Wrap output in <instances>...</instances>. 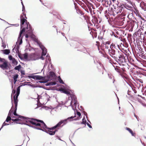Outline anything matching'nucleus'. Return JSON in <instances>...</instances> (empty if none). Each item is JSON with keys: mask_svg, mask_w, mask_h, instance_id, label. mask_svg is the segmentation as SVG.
Segmentation results:
<instances>
[{"mask_svg": "<svg viewBox=\"0 0 146 146\" xmlns=\"http://www.w3.org/2000/svg\"><path fill=\"white\" fill-rule=\"evenodd\" d=\"M24 59L27 60L28 61L29 55H28L27 53H25L24 54Z\"/></svg>", "mask_w": 146, "mask_h": 146, "instance_id": "nucleus-24", "label": "nucleus"}, {"mask_svg": "<svg viewBox=\"0 0 146 146\" xmlns=\"http://www.w3.org/2000/svg\"><path fill=\"white\" fill-rule=\"evenodd\" d=\"M21 65H19L18 66H15L14 68V69L15 70L19 71V70L21 68Z\"/></svg>", "mask_w": 146, "mask_h": 146, "instance_id": "nucleus-25", "label": "nucleus"}, {"mask_svg": "<svg viewBox=\"0 0 146 146\" xmlns=\"http://www.w3.org/2000/svg\"><path fill=\"white\" fill-rule=\"evenodd\" d=\"M0 19H1V20H2V21H5L4 20H3V19H1L0 18Z\"/></svg>", "mask_w": 146, "mask_h": 146, "instance_id": "nucleus-48", "label": "nucleus"}, {"mask_svg": "<svg viewBox=\"0 0 146 146\" xmlns=\"http://www.w3.org/2000/svg\"><path fill=\"white\" fill-rule=\"evenodd\" d=\"M140 140L141 141V139Z\"/></svg>", "mask_w": 146, "mask_h": 146, "instance_id": "nucleus-63", "label": "nucleus"}, {"mask_svg": "<svg viewBox=\"0 0 146 146\" xmlns=\"http://www.w3.org/2000/svg\"><path fill=\"white\" fill-rule=\"evenodd\" d=\"M4 59L0 58V67L3 70L7 69L8 64L6 62H5Z\"/></svg>", "mask_w": 146, "mask_h": 146, "instance_id": "nucleus-7", "label": "nucleus"}, {"mask_svg": "<svg viewBox=\"0 0 146 146\" xmlns=\"http://www.w3.org/2000/svg\"><path fill=\"white\" fill-rule=\"evenodd\" d=\"M31 37V38H33L35 41L37 42L38 44L39 45L40 48L41 49L42 51V56L40 57V58L42 60H44V56H45L46 54V53L47 52V49L42 45V44L41 42L38 41V39L35 37V36L34 35H32Z\"/></svg>", "mask_w": 146, "mask_h": 146, "instance_id": "nucleus-4", "label": "nucleus"}, {"mask_svg": "<svg viewBox=\"0 0 146 146\" xmlns=\"http://www.w3.org/2000/svg\"><path fill=\"white\" fill-rule=\"evenodd\" d=\"M77 114L78 116V117H77V118H74V119H73V120H79L80 119L81 117H80L81 115V114L80 113V112L77 111Z\"/></svg>", "mask_w": 146, "mask_h": 146, "instance_id": "nucleus-18", "label": "nucleus"}, {"mask_svg": "<svg viewBox=\"0 0 146 146\" xmlns=\"http://www.w3.org/2000/svg\"><path fill=\"white\" fill-rule=\"evenodd\" d=\"M52 128V127L50 128H48L47 129H48L49 130H46V131H45L50 135H54L55 134V133L56 132V131L55 130H53V129H51V128Z\"/></svg>", "mask_w": 146, "mask_h": 146, "instance_id": "nucleus-9", "label": "nucleus"}, {"mask_svg": "<svg viewBox=\"0 0 146 146\" xmlns=\"http://www.w3.org/2000/svg\"><path fill=\"white\" fill-rule=\"evenodd\" d=\"M136 117V118L137 119V117L136 115H134Z\"/></svg>", "mask_w": 146, "mask_h": 146, "instance_id": "nucleus-47", "label": "nucleus"}, {"mask_svg": "<svg viewBox=\"0 0 146 146\" xmlns=\"http://www.w3.org/2000/svg\"><path fill=\"white\" fill-rule=\"evenodd\" d=\"M11 118L10 117L8 116L7 117L5 121V122H9V121L10 120H11Z\"/></svg>", "mask_w": 146, "mask_h": 146, "instance_id": "nucleus-31", "label": "nucleus"}, {"mask_svg": "<svg viewBox=\"0 0 146 146\" xmlns=\"http://www.w3.org/2000/svg\"><path fill=\"white\" fill-rule=\"evenodd\" d=\"M126 129L133 136H135V133L129 128L126 127Z\"/></svg>", "mask_w": 146, "mask_h": 146, "instance_id": "nucleus-17", "label": "nucleus"}, {"mask_svg": "<svg viewBox=\"0 0 146 146\" xmlns=\"http://www.w3.org/2000/svg\"><path fill=\"white\" fill-rule=\"evenodd\" d=\"M29 77L31 78L36 80H42L43 79V77L41 76L38 75H31Z\"/></svg>", "mask_w": 146, "mask_h": 146, "instance_id": "nucleus-14", "label": "nucleus"}, {"mask_svg": "<svg viewBox=\"0 0 146 146\" xmlns=\"http://www.w3.org/2000/svg\"><path fill=\"white\" fill-rule=\"evenodd\" d=\"M140 82H141V83L142 82H141V81H140Z\"/></svg>", "mask_w": 146, "mask_h": 146, "instance_id": "nucleus-60", "label": "nucleus"}, {"mask_svg": "<svg viewBox=\"0 0 146 146\" xmlns=\"http://www.w3.org/2000/svg\"><path fill=\"white\" fill-rule=\"evenodd\" d=\"M116 47H117V46H115V45L114 44L112 43L110 45L109 48H110V49L116 48Z\"/></svg>", "mask_w": 146, "mask_h": 146, "instance_id": "nucleus-23", "label": "nucleus"}, {"mask_svg": "<svg viewBox=\"0 0 146 146\" xmlns=\"http://www.w3.org/2000/svg\"><path fill=\"white\" fill-rule=\"evenodd\" d=\"M61 34H62V35L63 36H64V33H61Z\"/></svg>", "mask_w": 146, "mask_h": 146, "instance_id": "nucleus-44", "label": "nucleus"}, {"mask_svg": "<svg viewBox=\"0 0 146 146\" xmlns=\"http://www.w3.org/2000/svg\"><path fill=\"white\" fill-rule=\"evenodd\" d=\"M49 74L47 76V78H48V79L46 81H39V82L40 83H46L48 81L50 80H52L53 79L55 78L56 76L55 74L52 71H50L49 72Z\"/></svg>", "mask_w": 146, "mask_h": 146, "instance_id": "nucleus-6", "label": "nucleus"}, {"mask_svg": "<svg viewBox=\"0 0 146 146\" xmlns=\"http://www.w3.org/2000/svg\"><path fill=\"white\" fill-rule=\"evenodd\" d=\"M13 106H12V108H13Z\"/></svg>", "mask_w": 146, "mask_h": 146, "instance_id": "nucleus-58", "label": "nucleus"}, {"mask_svg": "<svg viewBox=\"0 0 146 146\" xmlns=\"http://www.w3.org/2000/svg\"><path fill=\"white\" fill-rule=\"evenodd\" d=\"M129 7V8H130L131 7Z\"/></svg>", "mask_w": 146, "mask_h": 146, "instance_id": "nucleus-57", "label": "nucleus"}, {"mask_svg": "<svg viewBox=\"0 0 146 146\" xmlns=\"http://www.w3.org/2000/svg\"><path fill=\"white\" fill-rule=\"evenodd\" d=\"M21 4H22V6H23V5H23V2H21Z\"/></svg>", "mask_w": 146, "mask_h": 146, "instance_id": "nucleus-49", "label": "nucleus"}, {"mask_svg": "<svg viewBox=\"0 0 146 146\" xmlns=\"http://www.w3.org/2000/svg\"><path fill=\"white\" fill-rule=\"evenodd\" d=\"M16 91L15 90H13L12 91V94L11 96H14L15 94Z\"/></svg>", "mask_w": 146, "mask_h": 146, "instance_id": "nucleus-34", "label": "nucleus"}, {"mask_svg": "<svg viewBox=\"0 0 146 146\" xmlns=\"http://www.w3.org/2000/svg\"><path fill=\"white\" fill-rule=\"evenodd\" d=\"M109 44H110L108 42H106L105 44V48L108 50L109 49Z\"/></svg>", "mask_w": 146, "mask_h": 146, "instance_id": "nucleus-30", "label": "nucleus"}, {"mask_svg": "<svg viewBox=\"0 0 146 146\" xmlns=\"http://www.w3.org/2000/svg\"><path fill=\"white\" fill-rule=\"evenodd\" d=\"M86 123H86V119H85V117H84L83 118V119H82V121L81 122V124H85V125H86Z\"/></svg>", "mask_w": 146, "mask_h": 146, "instance_id": "nucleus-26", "label": "nucleus"}, {"mask_svg": "<svg viewBox=\"0 0 146 146\" xmlns=\"http://www.w3.org/2000/svg\"><path fill=\"white\" fill-rule=\"evenodd\" d=\"M63 24H66V23H65V22H64V23H63Z\"/></svg>", "mask_w": 146, "mask_h": 146, "instance_id": "nucleus-51", "label": "nucleus"}, {"mask_svg": "<svg viewBox=\"0 0 146 146\" xmlns=\"http://www.w3.org/2000/svg\"><path fill=\"white\" fill-rule=\"evenodd\" d=\"M9 58L10 60H13V58H12V56H9Z\"/></svg>", "mask_w": 146, "mask_h": 146, "instance_id": "nucleus-38", "label": "nucleus"}, {"mask_svg": "<svg viewBox=\"0 0 146 146\" xmlns=\"http://www.w3.org/2000/svg\"><path fill=\"white\" fill-rule=\"evenodd\" d=\"M86 124L89 128H92V126L88 123H87Z\"/></svg>", "mask_w": 146, "mask_h": 146, "instance_id": "nucleus-35", "label": "nucleus"}, {"mask_svg": "<svg viewBox=\"0 0 146 146\" xmlns=\"http://www.w3.org/2000/svg\"><path fill=\"white\" fill-rule=\"evenodd\" d=\"M53 27H54V28L56 27V26H53Z\"/></svg>", "mask_w": 146, "mask_h": 146, "instance_id": "nucleus-54", "label": "nucleus"}, {"mask_svg": "<svg viewBox=\"0 0 146 146\" xmlns=\"http://www.w3.org/2000/svg\"><path fill=\"white\" fill-rule=\"evenodd\" d=\"M26 125H28V126H29L30 127H32V126H31V125H29V124H26Z\"/></svg>", "mask_w": 146, "mask_h": 146, "instance_id": "nucleus-46", "label": "nucleus"}, {"mask_svg": "<svg viewBox=\"0 0 146 146\" xmlns=\"http://www.w3.org/2000/svg\"><path fill=\"white\" fill-rule=\"evenodd\" d=\"M13 62L15 65H16L17 64V62L15 60V59L14 58H13Z\"/></svg>", "mask_w": 146, "mask_h": 146, "instance_id": "nucleus-32", "label": "nucleus"}, {"mask_svg": "<svg viewBox=\"0 0 146 146\" xmlns=\"http://www.w3.org/2000/svg\"><path fill=\"white\" fill-rule=\"evenodd\" d=\"M122 52L121 51H117L116 52V54L115 56H114V58H118V60L120 61L122 57Z\"/></svg>", "mask_w": 146, "mask_h": 146, "instance_id": "nucleus-11", "label": "nucleus"}, {"mask_svg": "<svg viewBox=\"0 0 146 146\" xmlns=\"http://www.w3.org/2000/svg\"><path fill=\"white\" fill-rule=\"evenodd\" d=\"M20 18L21 29L22 28V29L20 32L18 38V41L19 40L20 41V44H21L22 43V37H21V36L23 33L26 31L27 34H31L33 31L29 23H26L24 25L25 23L27 21V20L25 19H24L22 15L21 16Z\"/></svg>", "mask_w": 146, "mask_h": 146, "instance_id": "nucleus-2", "label": "nucleus"}, {"mask_svg": "<svg viewBox=\"0 0 146 146\" xmlns=\"http://www.w3.org/2000/svg\"><path fill=\"white\" fill-rule=\"evenodd\" d=\"M63 92L65 94L69 95L71 99V101L69 99L65 103V104L66 105H67L68 106H71L73 110L76 109L78 104L76 96L73 94H70V92L68 91L64 90Z\"/></svg>", "mask_w": 146, "mask_h": 146, "instance_id": "nucleus-3", "label": "nucleus"}, {"mask_svg": "<svg viewBox=\"0 0 146 146\" xmlns=\"http://www.w3.org/2000/svg\"><path fill=\"white\" fill-rule=\"evenodd\" d=\"M17 106H15V109L13 113V114L14 115L16 116H19V115H18L16 113V111L17 110Z\"/></svg>", "mask_w": 146, "mask_h": 146, "instance_id": "nucleus-28", "label": "nucleus"}, {"mask_svg": "<svg viewBox=\"0 0 146 146\" xmlns=\"http://www.w3.org/2000/svg\"><path fill=\"white\" fill-rule=\"evenodd\" d=\"M70 141L71 142H72V143L73 144V146H76L74 144V143H73L71 141Z\"/></svg>", "mask_w": 146, "mask_h": 146, "instance_id": "nucleus-42", "label": "nucleus"}, {"mask_svg": "<svg viewBox=\"0 0 146 146\" xmlns=\"http://www.w3.org/2000/svg\"><path fill=\"white\" fill-rule=\"evenodd\" d=\"M56 30L57 32V33L58 31H57V29H56Z\"/></svg>", "mask_w": 146, "mask_h": 146, "instance_id": "nucleus-55", "label": "nucleus"}, {"mask_svg": "<svg viewBox=\"0 0 146 146\" xmlns=\"http://www.w3.org/2000/svg\"><path fill=\"white\" fill-rule=\"evenodd\" d=\"M115 70H116L117 71L119 72L118 71V69H115Z\"/></svg>", "mask_w": 146, "mask_h": 146, "instance_id": "nucleus-45", "label": "nucleus"}, {"mask_svg": "<svg viewBox=\"0 0 146 146\" xmlns=\"http://www.w3.org/2000/svg\"><path fill=\"white\" fill-rule=\"evenodd\" d=\"M38 59L37 55L35 54H32L29 55L28 61L35 60Z\"/></svg>", "mask_w": 146, "mask_h": 146, "instance_id": "nucleus-8", "label": "nucleus"}, {"mask_svg": "<svg viewBox=\"0 0 146 146\" xmlns=\"http://www.w3.org/2000/svg\"><path fill=\"white\" fill-rule=\"evenodd\" d=\"M55 84H48V83H47L46 84H45V85L46 86H49V85H54Z\"/></svg>", "mask_w": 146, "mask_h": 146, "instance_id": "nucleus-37", "label": "nucleus"}, {"mask_svg": "<svg viewBox=\"0 0 146 146\" xmlns=\"http://www.w3.org/2000/svg\"><path fill=\"white\" fill-rule=\"evenodd\" d=\"M116 0H112V1H113V2H114Z\"/></svg>", "mask_w": 146, "mask_h": 146, "instance_id": "nucleus-50", "label": "nucleus"}, {"mask_svg": "<svg viewBox=\"0 0 146 146\" xmlns=\"http://www.w3.org/2000/svg\"><path fill=\"white\" fill-rule=\"evenodd\" d=\"M15 25H15L16 26H19V25L18 24H16Z\"/></svg>", "mask_w": 146, "mask_h": 146, "instance_id": "nucleus-43", "label": "nucleus"}, {"mask_svg": "<svg viewBox=\"0 0 146 146\" xmlns=\"http://www.w3.org/2000/svg\"><path fill=\"white\" fill-rule=\"evenodd\" d=\"M23 85H21L20 86H19L17 88V93H16L18 94H19L20 93V88L22 87Z\"/></svg>", "mask_w": 146, "mask_h": 146, "instance_id": "nucleus-27", "label": "nucleus"}, {"mask_svg": "<svg viewBox=\"0 0 146 146\" xmlns=\"http://www.w3.org/2000/svg\"><path fill=\"white\" fill-rule=\"evenodd\" d=\"M25 85H27L28 86H31V87H33V88L35 87V86H34L33 85H32L31 83V82H27V84H25L24 85H23V86H25Z\"/></svg>", "mask_w": 146, "mask_h": 146, "instance_id": "nucleus-20", "label": "nucleus"}, {"mask_svg": "<svg viewBox=\"0 0 146 146\" xmlns=\"http://www.w3.org/2000/svg\"><path fill=\"white\" fill-rule=\"evenodd\" d=\"M19 94L16 93V94H15L14 96V103L15 104V106H17V104H18V96H19Z\"/></svg>", "mask_w": 146, "mask_h": 146, "instance_id": "nucleus-15", "label": "nucleus"}, {"mask_svg": "<svg viewBox=\"0 0 146 146\" xmlns=\"http://www.w3.org/2000/svg\"><path fill=\"white\" fill-rule=\"evenodd\" d=\"M140 82H141V83L142 82H141V81H140Z\"/></svg>", "mask_w": 146, "mask_h": 146, "instance_id": "nucleus-59", "label": "nucleus"}, {"mask_svg": "<svg viewBox=\"0 0 146 146\" xmlns=\"http://www.w3.org/2000/svg\"><path fill=\"white\" fill-rule=\"evenodd\" d=\"M25 11V7L24 5H23V6H22V11L24 12Z\"/></svg>", "mask_w": 146, "mask_h": 146, "instance_id": "nucleus-36", "label": "nucleus"}, {"mask_svg": "<svg viewBox=\"0 0 146 146\" xmlns=\"http://www.w3.org/2000/svg\"><path fill=\"white\" fill-rule=\"evenodd\" d=\"M46 59L44 65V68L47 65V64L48 63H50V64H51L50 58L49 56L48 55H46Z\"/></svg>", "mask_w": 146, "mask_h": 146, "instance_id": "nucleus-13", "label": "nucleus"}, {"mask_svg": "<svg viewBox=\"0 0 146 146\" xmlns=\"http://www.w3.org/2000/svg\"><path fill=\"white\" fill-rule=\"evenodd\" d=\"M88 121L90 123V121H89V120H88Z\"/></svg>", "mask_w": 146, "mask_h": 146, "instance_id": "nucleus-56", "label": "nucleus"}, {"mask_svg": "<svg viewBox=\"0 0 146 146\" xmlns=\"http://www.w3.org/2000/svg\"><path fill=\"white\" fill-rule=\"evenodd\" d=\"M25 36L26 38H27L29 37V36L28 34H27Z\"/></svg>", "mask_w": 146, "mask_h": 146, "instance_id": "nucleus-40", "label": "nucleus"}, {"mask_svg": "<svg viewBox=\"0 0 146 146\" xmlns=\"http://www.w3.org/2000/svg\"><path fill=\"white\" fill-rule=\"evenodd\" d=\"M23 72H21V73H22V74H23Z\"/></svg>", "mask_w": 146, "mask_h": 146, "instance_id": "nucleus-52", "label": "nucleus"}, {"mask_svg": "<svg viewBox=\"0 0 146 146\" xmlns=\"http://www.w3.org/2000/svg\"><path fill=\"white\" fill-rule=\"evenodd\" d=\"M58 80L59 82L62 84H64V82H63V80L61 79L60 77V76L58 77Z\"/></svg>", "mask_w": 146, "mask_h": 146, "instance_id": "nucleus-29", "label": "nucleus"}, {"mask_svg": "<svg viewBox=\"0 0 146 146\" xmlns=\"http://www.w3.org/2000/svg\"><path fill=\"white\" fill-rule=\"evenodd\" d=\"M20 41V40H19V41H18V40H17V42H16V45L15 46V47L13 49V50H14L15 49V50H16V51L17 52L18 51H19V45H18L17 46H16V45L17 44V42H19V44ZM19 45H20V44H19Z\"/></svg>", "mask_w": 146, "mask_h": 146, "instance_id": "nucleus-16", "label": "nucleus"}, {"mask_svg": "<svg viewBox=\"0 0 146 146\" xmlns=\"http://www.w3.org/2000/svg\"><path fill=\"white\" fill-rule=\"evenodd\" d=\"M23 12V15L25 17V18L26 19H27V18L26 17V14L25 13H24V12Z\"/></svg>", "mask_w": 146, "mask_h": 146, "instance_id": "nucleus-39", "label": "nucleus"}, {"mask_svg": "<svg viewBox=\"0 0 146 146\" xmlns=\"http://www.w3.org/2000/svg\"><path fill=\"white\" fill-rule=\"evenodd\" d=\"M11 120L13 121L16 122V123H21L20 122H19V119H14L11 118Z\"/></svg>", "mask_w": 146, "mask_h": 146, "instance_id": "nucleus-22", "label": "nucleus"}, {"mask_svg": "<svg viewBox=\"0 0 146 146\" xmlns=\"http://www.w3.org/2000/svg\"><path fill=\"white\" fill-rule=\"evenodd\" d=\"M40 2H41V0H40Z\"/></svg>", "mask_w": 146, "mask_h": 146, "instance_id": "nucleus-61", "label": "nucleus"}, {"mask_svg": "<svg viewBox=\"0 0 146 146\" xmlns=\"http://www.w3.org/2000/svg\"><path fill=\"white\" fill-rule=\"evenodd\" d=\"M76 116H71L70 117L67 118V119H64L63 120H61L56 125L54 126L51 128V129H56L57 127L60 126L62 123H63V125H65L67 123L68 121H70L73 120V119L75 118Z\"/></svg>", "mask_w": 146, "mask_h": 146, "instance_id": "nucleus-5", "label": "nucleus"}, {"mask_svg": "<svg viewBox=\"0 0 146 146\" xmlns=\"http://www.w3.org/2000/svg\"><path fill=\"white\" fill-rule=\"evenodd\" d=\"M114 49L109 48L108 50V52L111 56L113 55L115 56V54H116V52H117L115 51Z\"/></svg>", "mask_w": 146, "mask_h": 146, "instance_id": "nucleus-12", "label": "nucleus"}, {"mask_svg": "<svg viewBox=\"0 0 146 146\" xmlns=\"http://www.w3.org/2000/svg\"><path fill=\"white\" fill-rule=\"evenodd\" d=\"M59 32L60 33V31H59Z\"/></svg>", "mask_w": 146, "mask_h": 146, "instance_id": "nucleus-62", "label": "nucleus"}, {"mask_svg": "<svg viewBox=\"0 0 146 146\" xmlns=\"http://www.w3.org/2000/svg\"><path fill=\"white\" fill-rule=\"evenodd\" d=\"M56 137H57V138H58V139L59 140H60V141H63V140H61V139H60V138H59L58 136H56Z\"/></svg>", "mask_w": 146, "mask_h": 146, "instance_id": "nucleus-41", "label": "nucleus"}, {"mask_svg": "<svg viewBox=\"0 0 146 146\" xmlns=\"http://www.w3.org/2000/svg\"><path fill=\"white\" fill-rule=\"evenodd\" d=\"M19 117L20 118L22 117L23 119L26 120V121L27 123H28V122L33 125H35L37 127H35L34 128L36 129L41 130L45 131H46L45 129L48 128V127H47L43 121L42 120L22 117L21 116H19Z\"/></svg>", "mask_w": 146, "mask_h": 146, "instance_id": "nucleus-1", "label": "nucleus"}, {"mask_svg": "<svg viewBox=\"0 0 146 146\" xmlns=\"http://www.w3.org/2000/svg\"><path fill=\"white\" fill-rule=\"evenodd\" d=\"M3 51L4 54H8L10 52L9 50L8 49L4 50Z\"/></svg>", "mask_w": 146, "mask_h": 146, "instance_id": "nucleus-21", "label": "nucleus"}, {"mask_svg": "<svg viewBox=\"0 0 146 146\" xmlns=\"http://www.w3.org/2000/svg\"><path fill=\"white\" fill-rule=\"evenodd\" d=\"M117 7L116 8H115V9H116V12L117 14H118L119 13H120L121 12L123 8V6L122 5H121V4H119H119L117 5Z\"/></svg>", "mask_w": 146, "mask_h": 146, "instance_id": "nucleus-10", "label": "nucleus"}, {"mask_svg": "<svg viewBox=\"0 0 146 146\" xmlns=\"http://www.w3.org/2000/svg\"><path fill=\"white\" fill-rule=\"evenodd\" d=\"M18 76L19 75L17 74H16L13 76V78L14 79V84H15L17 82V79L18 78Z\"/></svg>", "mask_w": 146, "mask_h": 146, "instance_id": "nucleus-19", "label": "nucleus"}, {"mask_svg": "<svg viewBox=\"0 0 146 146\" xmlns=\"http://www.w3.org/2000/svg\"><path fill=\"white\" fill-rule=\"evenodd\" d=\"M23 72H21V73H22V74H23Z\"/></svg>", "mask_w": 146, "mask_h": 146, "instance_id": "nucleus-53", "label": "nucleus"}, {"mask_svg": "<svg viewBox=\"0 0 146 146\" xmlns=\"http://www.w3.org/2000/svg\"><path fill=\"white\" fill-rule=\"evenodd\" d=\"M12 112V111H11V110H10V111H9L8 115V116L10 117H11V116Z\"/></svg>", "mask_w": 146, "mask_h": 146, "instance_id": "nucleus-33", "label": "nucleus"}]
</instances>
